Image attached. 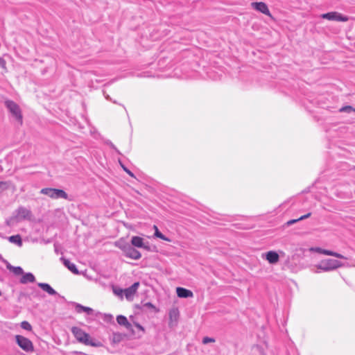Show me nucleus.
Instances as JSON below:
<instances>
[{
	"label": "nucleus",
	"instance_id": "25",
	"mask_svg": "<svg viewBox=\"0 0 355 355\" xmlns=\"http://www.w3.org/2000/svg\"><path fill=\"white\" fill-rule=\"evenodd\" d=\"M10 187V182L0 181V191L8 189Z\"/></svg>",
	"mask_w": 355,
	"mask_h": 355
},
{
	"label": "nucleus",
	"instance_id": "22",
	"mask_svg": "<svg viewBox=\"0 0 355 355\" xmlns=\"http://www.w3.org/2000/svg\"><path fill=\"white\" fill-rule=\"evenodd\" d=\"M154 228L155 229V236L157 238H159L164 241H170L168 238H166L162 233H161L157 229V226L154 225Z\"/></svg>",
	"mask_w": 355,
	"mask_h": 355
},
{
	"label": "nucleus",
	"instance_id": "32",
	"mask_svg": "<svg viewBox=\"0 0 355 355\" xmlns=\"http://www.w3.org/2000/svg\"><path fill=\"white\" fill-rule=\"evenodd\" d=\"M311 250L322 254L324 249L320 248H311Z\"/></svg>",
	"mask_w": 355,
	"mask_h": 355
},
{
	"label": "nucleus",
	"instance_id": "31",
	"mask_svg": "<svg viewBox=\"0 0 355 355\" xmlns=\"http://www.w3.org/2000/svg\"><path fill=\"white\" fill-rule=\"evenodd\" d=\"M298 221H299L298 218H297V219H292V220H288L286 223V225H287V226H290V225H293V224H294V223H297Z\"/></svg>",
	"mask_w": 355,
	"mask_h": 355
},
{
	"label": "nucleus",
	"instance_id": "34",
	"mask_svg": "<svg viewBox=\"0 0 355 355\" xmlns=\"http://www.w3.org/2000/svg\"><path fill=\"white\" fill-rule=\"evenodd\" d=\"M123 170L129 175H130L131 177H135L134 174L130 171L128 170L127 168H125L124 166H122Z\"/></svg>",
	"mask_w": 355,
	"mask_h": 355
},
{
	"label": "nucleus",
	"instance_id": "26",
	"mask_svg": "<svg viewBox=\"0 0 355 355\" xmlns=\"http://www.w3.org/2000/svg\"><path fill=\"white\" fill-rule=\"evenodd\" d=\"M21 327L27 331H31L32 329L31 324L27 321H23L21 323Z\"/></svg>",
	"mask_w": 355,
	"mask_h": 355
},
{
	"label": "nucleus",
	"instance_id": "6",
	"mask_svg": "<svg viewBox=\"0 0 355 355\" xmlns=\"http://www.w3.org/2000/svg\"><path fill=\"white\" fill-rule=\"evenodd\" d=\"M15 340L17 345L25 352H33L34 351L33 343L28 338L23 336L17 335Z\"/></svg>",
	"mask_w": 355,
	"mask_h": 355
},
{
	"label": "nucleus",
	"instance_id": "27",
	"mask_svg": "<svg viewBox=\"0 0 355 355\" xmlns=\"http://www.w3.org/2000/svg\"><path fill=\"white\" fill-rule=\"evenodd\" d=\"M143 306L148 308V309H151L155 312L158 311V310L156 309V307L151 302H146L143 304Z\"/></svg>",
	"mask_w": 355,
	"mask_h": 355
},
{
	"label": "nucleus",
	"instance_id": "36",
	"mask_svg": "<svg viewBox=\"0 0 355 355\" xmlns=\"http://www.w3.org/2000/svg\"><path fill=\"white\" fill-rule=\"evenodd\" d=\"M6 268L10 270V271H12V268H14L13 266H12L10 263H8V261H6Z\"/></svg>",
	"mask_w": 355,
	"mask_h": 355
},
{
	"label": "nucleus",
	"instance_id": "30",
	"mask_svg": "<svg viewBox=\"0 0 355 355\" xmlns=\"http://www.w3.org/2000/svg\"><path fill=\"white\" fill-rule=\"evenodd\" d=\"M311 213H308V214H306L305 215H303V216H300V218H298V220H299V221H300V220H302L304 219L308 218L309 217L311 216Z\"/></svg>",
	"mask_w": 355,
	"mask_h": 355
},
{
	"label": "nucleus",
	"instance_id": "8",
	"mask_svg": "<svg viewBox=\"0 0 355 355\" xmlns=\"http://www.w3.org/2000/svg\"><path fill=\"white\" fill-rule=\"evenodd\" d=\"M251 6L260 12L271 17L268 6L264 2H252Z\"/></svg>",
	"mask_w": 355,
	"mask_h": 355
},
{
	"label": "nucleus",
	"instance_id": "9",
	"mask_svg": "<svg viewBox=\"0 0 355 355\" xmlns=\"http://www.w3.org/2000/svg\"><path fill=\"white\" fill-rule=\"evenodd\" d=\"M263 258H265L270 264H276L279 261V256L275 251H268L263 254Z\"/></svg>",
	"mask_w": 355,
	"mask_h": 355
},
{
	"label": "nucleus",
	"instance_id": "3",
	"mask_svg": "<svg viewBox=\"0 0 355 355\" xmlns=\"http://www.w3.org/2000/svg\"><path fill=\"white\" fill-rule=\"evenodd\" d=\"M343 266V264L338 260L327 259L322 260L318 265H317V268L320 270L327 272L342 267Z\"/></svg>",
	"mask_w": 355,
	"mask_h": 355
},
{
	"label": "nucleus",
	"instance_id": "14",
	"mask_svg": "<svg viewBox=\"0 0 355 355\" xmlns=\"http://www.w3.org/2000/svg\"><path fill=\"white\" fill-rule=\"evenodd\" d=\"M116 321L119 324L124 326L128 330H132V324L128 322L126 317L119 315L116 317Z\"/></svg>",
	"mask_w": 355,
	"mask_h": 355
},
{
	"label": "nucleus",
	"instance_id": "4",
	"mask_svg": "<svg viewBox=\"0 0 355 355\" xmlns=\"http://www.w3.org/2000/svg\"><path fill=\"white\" fill-rule=\"evenodd\" d=\"M42 194L48 196L53 199L63 198L67 199L68 194L62 189L53 188H44L40 191Z\"/></svg>",
	"mask_w": 355,
	"mask_h": 355
},
{
	"label": "nucleus",
	"instance_id": "28",
	"mask_svg": "<svg viewBox=\"0 0 355 355\" xmlns=\"http://www.w3.org/2000/svg\"><path fill=\"white\" fill-rule=\"evenodd\" d=\"M202 343L206 345V344H208L209 343H214L215 342V339L213 338H209V337H204L202 338Z\"/></svg>",
	"mask_w": 355,
	"mask_h": 355
},
{
	"label": "nucleus",
	"instance_id": "13",
	"mask_svg": "<svg viewBox=\"0 0 355 355\" xmlns=\"http://www.w3.org/2000/svg\"><path fill=\"white\" fill-rule=\"evenodd\" d=\"M176 293L178 296L181 298H188L193 296L191 291L182 287H178L176 288Z\"/></svg>",
	"mask_w": 355,
	"mask_h": 355
},
{
	"label": "nucleus",
	"instance_id": "16",
	"mask_svg": "<svg viewBox=\"0 0 355 355\" xmlns=\"http://www.w3.org/2000/svg\"><path fill=\"white\" fill-rule=\"evenodd\" d=\"M35 282V277L31 272H26L23 274L20 283L26 284L27 283H33Z\"/></svg>",
	"mask_w": 355,
	"mask_h": 355
},
{
	"label": "nucleus",
	"instance_id": "39",
	"mask_svg": "<svg viewBox=\"0 0 355 355\" xmlns=\"http://www.w3.org/2000/svg\"><path fill=\"white\" fill-rule=\"evenodd\" d=\"M105 98H106L107 99H109V96H105Z\"/></svg>",
	"mask_w": 355,
	"mask_h": 355
},
{
	"label": "nucleus",
	"instance_id": "20",
	"mask_svg": "<svg viewBox=\"0 0 355 355\" xmlns=\"http://www.w3.org/2000/svg\"><path fill=\"white\" fill-rule=\"evenodd\" d=\"M322 254H325V255H328V256L335 257L339 258V259H347V258L345 257H344L343 255H342L341 254H339L338 252H333L331 250H328L324 249Z\"/></svg>",
	"mask_w": 355,
	"mask_h": 355
},
{
	"label": "nucleus",
	"instance_id": "12",
	"mask_svg": "<svg viewBox=\"0 0 355 355\" xmlns=\"http://www.w3.org/2000/svg\"><path fill=\"white\" fill-rule=\"evenodd\" d=\"M139 286V282H135L131 286L125 288L123 291L125 297L128 300L132 298L133 295L136 293Z\"/></svg>",
	"mask_w": 355,
	"mask_h": 355
},
{
	"label": "nucleus",
	"instance_id": "24",
	"mask_svg": "<svg viewBox=\"0 0 355 355\" xmlns=\"http://www.w3.org/2000/svg\"><path fill=\"white\" fill-rule=\"evenodd\" d=\"M12 269V272L16 275H21L24 274L23 269L19 266H14Z\"/></svg>",
	"mask_w": 355,
	"mask_h": 355
},
{
	"label": "nucleus",
	"instance_id": "7",
	"mask_svg": "<svg viewBox=\"0 0 355 355\" xmlns=\"http://www.w3.org/2000/svg\"><path fill=\"white\" fill-rule=\"evenodd\" d=\"M321 17L322 19H326L330 21H348V17L346 16H343L340 13L338 12H330L327 13H324L321 15Z\"/></svg>",
	"mask_w": 355,
	"mask_h": 355
},
{
	"label": "nucleus",
	"instance_id": "18",
	"mask_svg": "<svg viewBox=\"0 0 355 355\" xmlns=\"http://www.w3.org/2000/svg\"><path fill=\"white\" fill-rule=\"evenodd\" d=\"M75 309H76V311L78 313H80L82 312H85L87 313L88 315H90L93 312V309L89 308V307H87V306H84L80 304H76L75 305Z\"/></svg>",
	"mask_w": 355,
	"mask_h": 355
},
{
	"label": "nucleus",
	"instance_id": "5",
	"mask_svg": "<svg viewBox=\"0 0 355 355\" xmlns=\"http://www.w3.org/2000/svg\"><path fill=\"white\" fill-rule=\"evenodd\" d=\"M5 105L11 114L16 119V120L21 125L22 124V114L19 106L13 101L7 100L5 101Z\"/></svg>",
	"mask_w": 355,
	"mask_h": 355
},
{
	"label": "nucleus",
	"instance_id": "29",
	"mask_svg": "<svg viewBox=\"0 0 355 355\" xmlns=\"http://www.w3.org/2000/svg\"><path fill=\"white\" fill-rule=\"evenodd\" d=\"M121 340V335L120 334H114L113 342L119 343Z\"/></svg>",
	"mask_w": 355,
	"mask_h": 355
},
{
	"label": "nucleus",
	"instance_id": "2",
	"mask_svg": "<svg viewBox=\"0 0 355 355\" xmlns=\"http://www.w3.org/2000/svg\"><path fill=\"white\" fill-rule=\"evenodd\" d=\"M116 247L121 249L125 257L133 260H139L141 257V254L136 250L130 243L125 242L123 239H120L114 243Z\"/></svg>",
	"mask_w": 355,
	"mask_h": 355
},
{
	"label": "nucleus",
	"instance_id": "15",
	"mask_svg": "<svg viewBox=\"0 0 355 355\" xmlns=\"http://www.w3.org/2000/svg\"><path fill=\"white\" fill-rule=\"evenodd\" d=\"M61 260L62 261L64 266H66L71 272L76 275L79 274V271L74 263L70 262L69 260L64 259V257H62Z\"/></svg>",
	"mask_w": 355,
	"mask_h": 355
},
{
	"label": "nucleus",
	"instance_id": "37",
	"mask_svg": "<svg viewBox=\"0 0 355 355\" xmlns=\"http://www.w3.org/2000/svg\"><path fill=\"white\" fill-rule=\"evenodd\" d=\"M136 327H137L138 329H141V330H142V331H144V328H143V327H142L141 324H138V323H137V324H136Z\"/></svg>",
	"mask_w": 355,
	"mask_h": 355
},
{
	"label": "nucleus",
	"instance_id": "11",
	"mask_svg": "<svg viewBox=\"0 0 355 355\" xmlns=\"http://www.w3.org/2000/svg\"><path fill=\"white\" fill-rule=\"evenodd\" d=\"M17 217L21 220H30L32 216L31 211L24 207H20L17 209Z\"/></svg>",
	"mask_w": 355,
	"mask_h": 355
},
{
	"label": "nucleus",
	"instance_id": "33",
	"mask_svg": "<svg viewBox=\"0 0 355 355\" xmlns=\"http://www.w3.org/2000/svg\"><path fill=\"white\" fill-rule=\"evenodd\" d=\"M6 61L2 58H0V67L3 69L6 68Z\"/></svg>",
	"mask_w": 355,
	"mask_h": 355
},
{
	"label": "nucleus",
	"instance_id": "19",
	"mask_svg": "<svg viewBox=\"0 0 355 355\" xmlns=\"http://www.w3.org/2000/svg\"><path fill=\"white\" fill-rule=\"evenodd\" d=\"M8 241L12 243L17 245L18 246L22 245V240L21 237L19 234L10 236L8 237Z\"/></svg>",
	"mask_w": 355,
	"mask_h": 355
},
{
	"label": "nucleus",
	"instance_id": "35",
	"mask_svg": "<svg viewBox=\"0 0 355 355\" xmlns=\"http://www.w3.org/2000/svg\"><path fill=\"white\" fill-rule=\"evenodd\" d=\"M114 292L115 294H116L117 295H121V293L123 292V291L122 289H119V290H116L114 289Z\"/></svg>",
	"mask_w": 355,
	"mask_h": 355
},
{
	"label": "nucleus",
	"instance_id": "38",
	"mask_svg": "<svg viewBox=\"0 0 355 355\" xmlns=\"http://www.w3.org/2000/svg\"><path fill=\"white\" fill-rule=\"evenodd\" d=\"M55 252L58 253V250H57V249H56V246H55Z\"/></svg>",
	"mask_w": 355,
	"mask_h": 355
},
{
	"label": "nucleus",
	"instance_id": "21",
	"mask_svg": "<svg viewBox=\"0 0 355 355\" xmlns=\"http://www.w3.org/2000/svg\"><path fill=\"white\" fill-rule=\"evenodd\" d=\"M179 316V311L178 309H172L169 311V318L171 321H176Z\"/></svg>",
	"mask_w": 355,
	"mask_h": 355
},
{
	"label": "nucleus",
	"instance_id": "10",
	"mask_svg": "<svg viewBox=\"0 0 355 355\" xmlns=\"http://www.w3.org/2000/svg\"><path fill=\"white\" fill-rule=\"evenodd\" d=\"M130 244L133 247L149 250V247L144 243V239L140 236H132L131 238V243Z\"/></svg>",
	"mask_w": 355,
	"mask_h": 355
},
{
	"label": "nucleus",
	"instance_id": "17",
	"mask_svg": "<svg viewBox=\"0 0 355 355\" xmlns=\"http://www.w3.org/2000/svg\"><path fill=\"white\" fill-rule=\"evenodd\" d=\"M37 286L51 295H58V293L47 283H38Z\"/></svg>",
	"mask_w": 355,
	"mask_h": 355
},
{
	"label": "nucleus",
	"instance_id": "1",
	"mask_svg": "<svg viewBox=\"0 0 355 355\" xmlns=\"http://www.w3.org/2000/svg\"><path fill=\"white\" fill-rule=\"evenodd\" d=\"M71 331L76 340L80 343L96 347L102 346V343L101 342L92 338L89 334L86 333L78 327H73L71 329Z\"/></svg>",
	"mask_w": 355,
	"mask_h": 355
},
{
	"label": "nucleus",
	"instance_id": "23",
	"mask_svg": "<svg viewBox=\"0 0 355 355\" xmlns=\"http://www.w3.org/2000/svg\"><path fill=\"white\" fill-rule=\"evenodd\" d=\"M339 112H347V113H349L351 112H355V108H354L351 105H346V106H343L342 107L340 110H339Z\"/></svg>",
	"mask_w": 355,
	"mask_h": 355
}]
</instances>
